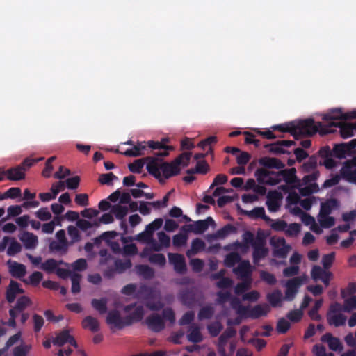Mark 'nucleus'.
Returning <instances> with one entry per match:
<instances>
[{
	"mask_svg": "<svg viewBox=\"0 0 356 356\" xmlns=\"http://www.w3.org/2000/svg\"><path fill=\"white\" fill-rule=\"evenodd\" d=\"M162 157L146 156L145 159L146 169L149 174L163 184L166 179L180 173V166L185 168L188 165L191 152H183L171 162L163 161Z\"/></svg>",
	"mask_w": 356,
	"mask_h": 356,
	"instance_id": "1",
	"label": "nucleus"
},
{
	"mask_svg": "<svg viewBox=\"0 0 356 356\" xmlns=\"http://www.w3.org/2000/svg\"><path fill=\"white\" fill-rule=\"evenodd\" d=\"M254 176L260 184L274 186L283 179L287 184H293L298 182L295 168L284 169L279 172L270 171L264 168H258Z\"/></svg>",
	"mask_w": 356,
	"mask_h": 356,
	"instance_id": "2",
	"label": "nucleus"
},
{
	"mask_svg": "<svg viewBox=\"0 0 356 356\" xmlns=\"http://www.w3.org/2000/svg\"><path fill=\"white\" fill-rule=\"evenodd\" d=\"M272 129L273 131L290 133L296 140L301 136H312L318 132V127L315 126V121L312 118L274 125Z\"/></svg>",
	"mask_w": 356,
	"mask_h": 356,
	"instance_id": "3",
	"label": "nucleus"
},
{
	"mask_svg": "<svg viewBox=\"0 0 356 356\" xmlns=\"http://www.w3.org/2000/svg\"><path fill=\"white\" fill-rule=\"evenodd\" d=\"M315 126L318 127V132L321 135L333 133V127H339L340 129L341 136L343 138H348L353 136V131L356 130V124L355 123H347L344 122H331L327 124H323L321 122H315Z\"/></svg>",
	"mask_w": 356,
	"mask_h": 356,
	"instance_id": "4",
	"label": "nucleus"
},
{
	"mask_svg": "<svg viewBox=\"0 0 356 356\" xmlns=\"http://www.w3.org/2000/svg\"><path fill=\"white\" fill-rule=\"evenodd\" d=\"M136 297L138 299L145 300L146 307L152 311H159L164 306L163 303L160 300L156 302L152 301V300L157 297V292L152 287L145 284H143L139 287L136 291Z\"/></svg>",
	"mask_w": 356,
	"mask_h": 356,
	"instance_id": "5",
	"label": "nucleus"
},
{
	"mask_svg": "<svg viewBox=\"0 0 356 356\" xmlns=\"http://www.w3.org/2000/svg\"><path fill=\"white\" fill-rule=\"evenodd\" d=\"M167 141L168 139H163L161 141H138L137 144L139 147V151L143 152V155L145 154V152L149 148L152 150H158L157 152L154 153V156H167L169 154V151L173 149L172 146L166 145L165 144Z\"/></svg>",
	"mask_w": 356,
	"mask_h": 356,
	"instance_id": "6",
	"label": "nucleus"
},
{
	"mask_svg": "<svg viewBox=\"0 0 356 356\" xmlns=\"http://www.w3.org/2000/svg\"><path fill=\"white\" fill-rule=\"evenodd\" d=\"M343 312L342 305L335 302L332 303L327 313V323L334 327H340L345 325L346 317L341 312Z\"/></svg>",
	"mask_w": 356,
	"mask_h": 356,
	"instance_id": "7",
	"label": "nucleus"
},
{
	"mask_svg": "<svg viewBox=\"0 0 356 356\" xmlns=\"http://www.w3.org/2000/svg\"><path fill=\"white\" fill-rule=\"evenodd\" d=\"M305 278L303 277H296L289 280L285 285L284 300L287 301L293 300L298 291V288L303 284Z\"/></svg>",
	"mask_w": 356,
	"mask_h": 356,
	"instance_id": "8",
	"label": "nucleus"
},
{
	"mask_svg": "<svg viewBox=\"0 0 356 356\" xmlns=\"http://www.w3.org/2000/svg\"><path fill=\"white\" fill-rule=\"evenodd\" d=\"M293 145H296V143L293 140H278L275 143L271 144H266L264 147L268 150V152L273 154H290L291 152L284 149V147H289Z\"/></svg>",
	"mask_w": 356,
	"mask_h": 356,
	"instance_id": "9",
	"label": "nucleus"
},
{
	"mask_svg": "<svg viewBox=\"0 0 356 356\" xmlns=\"http://www.w3.org/2000/svg\"><path fill=\"white\" fill-rule=\"evenodd\" d=\"M252 248V258L254 264L258 263L268 254V250L265 247V241L263 238L257 237Z\"/></svg>",
	"mask_w": 356,
	"mask_h": 356,
	"instance_id": "10",
	"label": "nucleus"
},
{
	"mask_svg": "<svg viewBox=\"0 0 356 356\" xmlns=\"http://www.w3.org/2000/svg\"><path fill=\"white\" fill-rule=\"evenodd\" d=\"M270 311V306L266 304H259L250 308L248 306V310L245 314V316H243L245 318H250L252 319H257L261 316H266Z\"/></svg>",
	"mask_w": 356,
	"mask_h": 356,
	"instance_id": "11",
	"label": "nucleus"
},
{
	"mask_svg": "<svg viewBox=\"0 0 356 356\" xmlns=\"http://www.w3.org/2000/svg\"><path fill=\"white\" fill-rule=\"evenodd\" d=\"M169 262L173 265L174 270L179 273L184 274L186 272V264L184 257L179 253H168Z\"/></svg>",
	"mask_w": 356,
	"mask_h": 356,
	"instance_id": "12",
	"label": "nucleus"
},
{
	"mask_svg": "<svg viewBox=\"0 0 356 356\" xmlns=\"http://www.w3.org/2000/svg\"><path fill=\"white\" fill-rule=\"evenodd\" d=\"M106 321L107 324L113 325L118 330L128 326L127 325L126 316L124 318L121 317L120 312L115 309L111 310L108 313Z\"/></svg>",
	"mask_w": 356,
	"mask_h": 356,
	"instance_id": "13",
	"label": "nucleus"
},
{
	"mask_svg": "<svg viewBox=\"0 0 356 356\" xmlns=\"http://www.w3.org/2000/svg\"><path fill=\"white\" fill-rule=\"evenodd\" d=\"M3 175H6L9 180H22L25 178V168L22 165H19L16 167L8 169L5 172H1L0 171V181L3 179Z\"/></svg>",
	"mask_w": 356,
	"mask_h": 356,
	"instance_id": "14",
	"label": "nucleus"
},
{
	"mask_svg": "<svg viewBox=\"0 0 356 356\" xmlns=\"http://www.w3.org/2000/svg\"><path fill=\"white\" fill-rule=\"evenodd\" d=\"M234 273L242 280H252V266L248 260H243L234 269Z\"/></svg>",
	"mask_w": 356,
	"mask_h": 356,
	"instance_id": "15",
	"label": "nucleus"
},
{
	"mask_svg": "<svg viewBox=\"0 0 356 356\" xmlns=\"http://www.w3.org/2000/svg\"><path fill=\"white\" fill-rule=\"evenodd\" d=\"M146 323L149 328L156 332H161L165 327L163 318L156 313L149 315L146 319Z\"/></svg>",
	"mask_w": 356,
	"mask_h": 356,
	"instance_id": "16",
	"label": "nucleus"
},
{
	"mask_svg": "<svg viewBox=\"0 0 356 356\" xmlns=\"http://www.w3.org/2000/svg\"><path fill=\"white\" fill-rule=\"evenodd\" d=\"M178 298L182 305L188 308L194 306L196 301L195 293L193 289H184L178 294Z\"/></svg>",
	"mask_w": 356,
	"mask_h": 356,
	"instance_id": "17",
	"label": "nucleus"
},
{
	"mask_svg": "<svg viewBox=\"0 0 356 356\" xmlns=\"http://www.w3.org/2000/svg\"><path fill=\"white\" fill-rule=\"evenodd\" d=\"M24 293V291L20 287V284L16 281L11 280L6 289V300L9 303H12L15 301L17 294Z\"/></svg>",
	"mask_w": 356,
	"mask_h": 356,
	"instance_id": "18",
	"label": "nucleus"
},
{
	"mask_svg": "<svg viewBox=\"0 0 356 356\" xmlns=\"http://www.w3.org/2000/svg\"><path fill=\"white\" fill-rule=\"evenodd\" d=\"M209 227V223L206 221L200 220L195 221L194 224H189L181 227V230L186 232H193L195 234H201L204 233Z\"/></svg>",
	"mask_w": 356,
	"mask_h": 356,
	"instance_id": "19",
	"label": "nucleus"
},
{
	"mask_svg": "<svg viewBox=\"0 0 356 356\" xmlns=\"http://www.w3.org/2000/svg\"><path fill=\"white\" fill-rule=\"evenodd\" d=\"M259 163L268 169H283L285 165L277 158L264 156L259 159Z\"/></svg>",
	"mask_w": 356,
	"mask_h": 356,
	"instance_id": "20",
	"label": "nucleus"
},
{
	"mask_svg": "<svg viewBox=\"0 0 356 356\" xmlns=\"http://www.w3.org/2000/svg\"><path fill=\"white\" fill-rule=\"evenodd\" d=\"M26 249H34L38 243V236L29 232H24L19 236Z\"/></svg>",
	"mask_w": 356,
	"mask_h": 356,
	"instance_id": "21",
	"label": "nucleus"
},
{
	"mask_svg": "<svg viewBox=\"0 0 356 356\" xmlns=\"http://www.w3.org/2000/svg\"><path fill=\"white\" fill-rule=\"evenodd\" d=\"M321 340L323 343H327L330 349L333 351H341L343 348L339 339L333 337L331 333L323 334Z\"/></svg>",
	"mask_w": 356,
	"mask_h": 356,
	"instance_id": "22",
	"label": "nucleus"
},
{
	"mask_svg": "<svg viewBox=\"0 0 356 356\" xmlns=\"http://www.w3.org/2000/svg\"><path fill=\"white\" fill-rule=\"evenodd\" d=\"M348 115H350V112L343 113L341 108H335L331 110L329 113L324 114L323 115V120L327 121L328 123L337 120H350V118H347Z\"/></svg>",
	"mask_w": 356,
	"mask_h": 356,
	"instance_id": "23",
	"label": "nucleus"
},
{
	"mask_svg": "<svg viewBox=\"0 0 356 356\" xmlns=\"http://www.w3.org/2000/svg\"><path fill=\"white\" fill-rule=\"evenodd\" d=\"M339 207V202L337 199H329L326 202L321 203L319 216L323 218V216H328L332 211Z\"/></svg>",
	"mask_w": 356,
	"mask_h": 356,
	"instance_id": "24",
	"label": "nucleus"
},
{
	"mask_svg": "<svg viewBox=\"0 0 356 356\" xmlns=\"http://www.w3.org/2000/svg\"><path fill=\"white\" fill-rule=\"evenodd\" d=\"M81 325L83 329L88 330L92 332H97L100 328L97 318L92 316H86L81 321Z\"/></svg>",
	"mask_w": 356,
	"mask_h": 356,
	"instance_id": "25",
	"label": "nucleus"
},
{
	"mask_svg": "<svg viewBox=\"0 0 356 356\" xmlns=\"http://www.w3.org/2000/svg\"><path fill=\"white\" fill-rule=\"evenodd\" d=\"M356 173V169L352 163L346 162L341 169V175L343 179L348 182L353 180L354 176Z\"/></svg>",
	"mask_w": 356,
	"mask_h": 356,
	"instance_id": "26",
	"label": "nucleus"
},
{
	"mask_svg": "<svg viewBox=\"0 0 356 356\" xmlns=\"http://www.w3.org/2000/svg\"><path fill=\"white\" fill-rule=\"evenodd\" d=\"M144 316V309L143 306H138L131 314L126 316L127 325H131L134 322L140 321Z\"/></svg>",
	"mask_w": 356,
	"mask_h": 356,
	"instance_id": "27",
	"label": "nucleus"
},
{
	"mask_svg": "<svg viewBox=\"0 0 356 356\" xmlns=\"http://www.w3.org/2000/svg\"><path fill=\"white\" fill-rule=\"evenodd\" d=\"M137 273L145 280L152 279L155 275L154 270L148 265L139 264L136 266Z\"/></svg>",
	"mask_w": 356,
	"mask_h": 356,
	"instance_id": "28",
	"label": "nucleus"
},
{
	"mask_svg": "<svg viewBox=\"0 0 356 356\" xmlns=\"http://www.w3.org/2000/svg\"><path fill=\"white\" fill-rule=\"evenodd\" d=\"M9 271L11 275L16 278L24 277L26 273V266L16 261H14L13 264L10 266Z\"/></svg>",
	"mask_w": 356,
	"mask_h": 356,
	"instance_id": "29",
	"label": "nucleus"
},
{
	"mask_svg": "<svg viewBox=\"0 0 356 356\" xmlns=\"http://www.w3.org/2000/svg\"><path fill=\"white\" fill-rule=\"evenodd\" d=\"M49 250L54 252H60L61 254L67 253L68 250L67 241H53L49 243Z\"/></svg>",
	"mask_w": 356,
	"mask_h": 356,
	"instance_id": "30",
	"label": "nucleus"
},
{
	"mask_svg": "<svg viewBox=\"0 0 356 356\" xmlns=\"http://www.w3.org/2000/svg\"><path fill=\"white\" fill-rule=\"evenodd\" d=\"M187 339L192 343H200L202 341L203 337L201 334L200 327L197 325H191L189 327V333L187 335Z\"/></svg>",
	"mask_w": 356,
	"mask_h": 356,
	"instance_id": "31",
	"label": "nucleus"
},
{
	"mask_svg": "<svg viewBox=\"0 0 356 356\" xmlns=\"http://www.w3.org/2000/svg\"><path fill=\"white\" fill-rule=\"evenodd\" d=\"M205 248V243L200 238H195L191 243V248L186 251L187 257H190L191 255L197 254Z\"/></svg>",
	"mask_w": 356,
	"mask_h": 356,
	"instance_id": "32",
	"label": "nucleus"
},
{
	"mask_svg": "<svg viewBox=\"0 0 356 356\" xmlns=\"http://www.w3.org/2000/svg\"><path fill=\"white\" fill-rule=\"evenodd\" d=\"M230 300L231 307L235 310L236 313L242 317L245 316L248 310V306L243 305L238 298H231Z\"/></svg>",
	"mask_w": 356,
	"mask_h": 356,
	"instance_id": "33",
	"label": "nucleus"
},
{
	"mask_svg": "<svg viewBox=\"0 0 356 356\" xmlns=\"http://www.w3.org/2000/svg\"><path fill=\"white\" fill-rule=\"evenodd\" d=\"M247 214L252 218H261L266 222H270L272 219L266 215L265 209L264 207H255L254 209L247 211Z\"/></svg>",
	"mask_w": 356,
	"mask_h": 356,
	"instance_id": "34",
	"label": "nucleus"
},
{
	"mask_svg": "<svg viewBox=\"0 0 356 356\" xmlns=\"http://www.w3.org/2000/svg\"><path fill=\"white\" fill-rule=\"evenodd\" d=\"M266 298L273 307H280L282 293L280 290L277 289L268 293Z\"/></svg>",
	"mask_w": 356,
	"mask_h": 356,
	"instance_id": "35",
	"label": "nucleus"
},
{
	"mask_svg": "<svg viewBox=\"0 0 356 356\" xmlns=\"http://www.w3.org/2000/svg\"><path fill=\"white\" fill-rule=\"evenodd\" d=\"M107 303L108 300L106 298H102L100 299L94 298L91 301L92 307L99 312V314H105L107 311Z\"/></svg>",
	"mask_w": 356,
	"mask_h": 356,
	"instance_id": "36",
	"label": "nucleus"
},
{
	"mask_svg": "<svg viewBox=\"0 0 356 356\" xmlns=\"http://www.w3.org/2000/svg\"><path fill=\"white\" fill-rule=\"evenodd\" d=\"M278 196L279 194L277 192H274L273 195L271 194L268 195L266 206L269 211L276 212L280 209V205L277 200Z\"/></svg>",
	"mask_w": 356,
	"mask_h": 356,
	"instance_id": "37",
	"label": "nucleus"
},
{
	"mask_svg": "<svg viewBox=\"0 0 356 356\" xmlns=\"http://www.w3.org/2000/svg\"><path fill=\"white\" fill-rule=\"evenodd\" d=\"M318 164V159L316 156H312L309 160L304 163L302 165V170L304 172H313L316 170Z\"/></svg>",
	"mask_w": 356,
	"mask_h": 356,
	"instance_id": "38",
	"label": "nucleus"
},
{
	"mask_svg": "<svg viewBox=\"0 0 356 356\" xmlns=\"http://www.w3.org/2000/svg\"><path fill=\"white\" fill-rule=\"evenodd\" d=\"M111 212L117 219L122 220L128 213V208L126 206L116 204L112 207Z\"/></svg>",
	"mask_w": 356,
	"mask_h": 356,
	"instance_id": "39",
	"label": "nucleus"
},
{
	"mask_svg": "<svg viewBox=\"0 0 356 356\" xmlns=\"http://www.w3.org/2000/svg\"><path fill=\"white\" fill-rule=\"evenodd\" d=\"M235 232L236 227L231 224H227L216 232L215 237L217 238H224L227 237L229 234L234 233Z\"/></svg>",
	"mask_w": 356,
	"mask_h": 356,
	"instance_id": "40",
	"label": "nucleus"
},
{
	"mask_svg": "<svg viewBox=\"0 0 356 356\" xmlns=\"http://www.w3.org/2000/svg\"><path fill=\"white\" fill-rule=\"evenodd\" d=\"M58 266V261L54 259H48L41 264L40 268L47 273H53L56 271Z\"/></svg>",
	"mask_w": 356,
	"mask_h": 356,
	"instance_id": "41",
	"label": "nucleus"
},
{
	"mask_svg": "<svg viewBox=\"0 0 356 356\" xmlns=\"http://www.w3.org/2000/svg\"><path fill=\"white\" fill-rule=\"evenodd\" d=\"M145 162H147L145 157L136 159L133 163L128 165V168L129 171L133 173H140Z\"/></svg>",
	"mask_w": 356,
	"mask_h": 356,
	"instance_id": "42",
	"label": "nucleus"
},
{
	"mask_svg": "<svg viewBox=\"0 0 356 356\" xmlns=\"http://www.w3.org/2000/svg\"><path fill=\"white\" fill-rule=\"evenodd\" d=\"M31 305V299L26 296H23L17 299V302L14 307H15V309H17L18 312H22L24 310L26 309V308L28 306Z\"/></svg>",
	"mask_w": 356,
	"mask_h": 356,
	"instance_id": "43",
	"label": "nucleus"
},
{
	"mask_svg": "<svg viewBox=\"0 0 356 356\" xmlns=\"http://www.w3.org/2000/svg\"><path fill=\"white\" fill-rule=\"evenodd\" d=\"M214 314V309L211 305H207L202 307L198 312V318L200 320L210 319Z\"/></svg>",
	"mask_w": 356,
	"mask_h": 356,
	"instance_id": "44",
	"label": "nucleus"
},
{
	"mask_svg": "<svg viewBox=\"0 0 356 356\" xmlns=\"http://www.w3.org/2000/svg\"><path fill=\"white\" fill-rule=\"evenodd\" d=\"M70 333L67 330H63L58 333L56 337L53 339V343L58 346H63L69 339Z\"/></svg>",
	"mask_w": 356,
	"mask_h": 356,
	"instance_id": "45",
	"label": "nucleus"
},
{
	"mask_svg": "<svg viewBox=\"0 0 356 356\" xmlns=\"http://www.w3.org/2000/svg\"><path fill=\"white\" fill-rule=\"evenodd\" d=\"M228 339L229 338L224 335L223 334H221V335L219 337L218 342L217 344V350L220 356H227V355H228L226 353L225 349V346L227 345Z\"/></svg>",
	"mask_w": 356,
	"mask_h": 356,
	"instance_id": "46",
	"label": "nucleus"
},
{
	"mask_svg": "<svg viewBox=\"0 0 356 356\" xmlns=\"http://www.w3.org/2000/svg\"><path fill=\"white\" fill-rule=\"evenodd\" d=\"M301 230V225L297 222H293L287 225V227L285 229V234L286 236L293 237L296 236Z\"/></svg>",
	"mask_w": 356,
	"mask_h": 356,
	"instance_id": "47",
	"label": "nucleus"
},
{
	"mask_svg": "<svg viewBox=\"0 0 356 356\" xmlns=\"http://www.w3.org/2000/svg\"><path fill=\"white\" fill-rule=\"evenodd\" d=\"M70 277L72 281V293L74 294L79 293L81 291L80 282L81 275L78 273H73Z\"/></svg>",
	"mask_w": 356,
	"mask_h": 356,
	"instance_id": "48",
	"label": "nucleus"
},
{
	"mask_svg": "<svg viewBox=\"0 0 356 356\" xmlns=\"http://www.w3.org/2000/svg\"><path fill=\"white\" fill-rule=\"evenodd\" d=\"M241 261V256L238 253L233 252L228 254L225 259V264L227 267H233L236 263Z\"/></svg>",
	"mask_w": 356,
	"mask_h": 356,
	"instance_id": "49",
	"label": "nucleus"
},
{
	"mask_svg": "<svg viewBox=\"0 0 356 356\" xmlns=\"http://www.w3.org/2000/svg\"><path fill=\"white\" fill-rule=\"evenodd\" d=\"M118 179V177L112 172L101 174L98 181L101 184L111 186L113 185V181Z\"/></svg>",
	"mask_w": 356,
	"mask_h": 356,
	"instance_id": "50",
	"label": "nucleus"
},
{
	"mask_svg": "<svg viewBox=\"0 0 356 356\" xmlns=\"http://www.w3.org/2000/svg\"><path fill=\"white\" fill-rule=\"evenodd\" d=\"M21 195V189L17 187H13L9 188L7 191H6L3 195L0 196V200H3L6 198H17Z\"/></svg>",
	"mask_w": 356,
	"mask_h": 356,
	"instance_id": "51",
	"label": "nucleus"
},
{
	"mask_svg": "<svg viewBox=\"0 0 356 356\" xmlns=\"http://www.w3.org/2000/svg\"><path fill=\"white\" fill-rule=\"evenodd\" d=\"M149 261L152 264L163 266L166 264V259L164 254L161 253L152 254L149 257Z\"/></svg>",
	"mask_w": 356,
	"mask_h": 356,
	"instance_id": "52",
	"label": "nucleus"
},
{
	"mask_svg": "<svg viewBox=\"0 0 356 356\" xmlns=\"http://www.w3.org/2000/svg\"><path fill=\"white\" fill-rule=\"evenodd\" d=\"M209 334L212 337H217L223 329V326L219 321H215L207 327Z\"/></svg>",
	"mask_w": 356,
	"mask_h": 356,
	"instance_id": "53",
	"label": "nucleus"
},
{
	"mask_svg": "<svg viewBox=\"0 0 356 356\" xmlns=\"http://www.w3.org/2000/svg\"><path fill=\"white\" fill-rule=\"evenodd\" d=\"M188 236L186 234H177L172 238V244L175 247L179 248L186 245Z\"/></svg>",
	"mask_w": 356,
	"mask_h": 356,
	"instance_id": "54",
	"label": "nucleus"
},
{
	"mask_svg": "<svg viewBox=\"0 0 356 356\" xmlns=\"http://www.w3.org/2000/svg\"><path fill=\"white\" fill-rule=\"evenodd\" d=\"M335 259V252L324 254L322 257V265L324 269L328 270L332 265Z\"/></svg>",
	"mask_w": 356,
	"mask_h": 356,
	"instance_id": "55",
	"label": "nucleus"
},
{
	"mask_svg": "<svg viewBox=\"0 0 356 356\" xmlns=\"http://www.w3.org/2000/svg\"><path fill=\"white\" fill-rule=\"evenodd\" d=\"M252 280H242L241 282L238 283L234 289V292L237 295L243 293L247 291L251 284Z\"/></svg>",
	"mask_w": 356,
	"mask_h": 356,
	"instance_id": "56",
	"label": "nucleus"
},
{
	"mask_svg": "<svg viewBox=\"0 0 356 356\" xmlns=\"http://www.w3.org/2000/svg\"><path fill=\"white\" fill-rule=\"evenodd\" d=\"M342 307L345 312H350L354 309H356V296H353L345 300Z\"/></svg>",
	"mask_w": 356,
	"mask_h": 356,
	"instance_id": "57",
	"label": "nucleus"
},
{
	"mask_svg": "<svg viewBox=\"0 0 356 356\" xmlns=\"http://www.w3.org/2000/svg\"><path fill=\"white\" fill-rule=\"evenodd\" d=\"M290 323L285 318H282L278 320L277 323V331L280 334H285L290 328Z\"/></svg>",
	"mask_w": 356,
	"mask_h": 356,
	"instance_id": "58",
	"label": "nucleus"
},
{
	"mask_svg": "<svg viewBox=\"0 0 356 356\" xmlns=\"http://www.w3.org/2000/svg\"><path fill=\"white\" fill-rule=\"evenodd\" d=\"M33 330L35 332H39L44 324V320L39 314H34L33 315Z\"/></svg>",
	"mask_w": 356,
	"mask_h": 356,
	"instance_id": "59",
	"label": "nucleus"
},
{
	"mask_svg": "<svg viewBox=\"0 0 356 356\" xmlns=\"http://www.w3.org/2000/svg\"><path fill=\"white\" fill-rule=\"evenodd\" d=\"M303 316V312L301 309H294L290 311L286 316L293 323L299 322Z\"/></svg>",
	"mask_w": 356,
	"mask_h": 356,
	"instance_id": "60",
	"label": "nucleus"
},
{
	"mask_svg": "<svg viewBox=\"0 0 356 356\" xmlns=\"http://www.w3.org/2000/svg\"><path fill=\"white\" fill-rule=\"evenodd\" d=\"M31 349V345H21L16 346L13 349V356H26Z\"/></svg>",
	"mask_w": 356,
	"mask_h": 356,
	"instance_id": "61",
	"label": "nucleus"
},
{
	"mask_svg": "<svg viewBox=\"0 0 356 356\" xmlns=\"http://www.w3.org/2000/svg\"><path fill=\"white\" fill-rule=\"evenodd\" d=\"M195 318V313L193 311L186 312L179 321L180 325L191 324Z\"/></svg>",
	"mask_w": 356,
	"mask_h": 356,
	"instance_id": "62",
	"label": "nucleus"
},
{
	"mask_svg": "<svg viewBox=\"0 0 356 356\" xmlns=\"http://www.w3.org/2000/svg\"><path fill=\"white\" fill-rule=\"evenodd\" d=\"M35 216L40 220L47 221L51 219V214L47 207H42L35 212Z\"/></svg>",
	"mask_w": 356,
	"mask_h": 356,
	"instance_id": "63",
	"label": "nucleus"
},
{
	"mask_svg": "<svg viewBox=\"0 0 356 356\" xmlns=\"http://www.w3.org/2000/svg\"><path fill=\"white\" fill-rule=\"evenodd\" d=\"M72 267L75 271H83L88 267L87 261L83 258L78 259L72 264Z\"/></svg>",
	"mask_w": 356,
	"mask_h": 356,
	"instance_id": "64",
	"label": "nucleus"
}]
</instances>
